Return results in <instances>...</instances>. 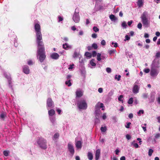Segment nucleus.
Segmentation results:
<instances>
[{"label": "nucleus", "instance_id": "obj_41", "mask_svg": "<svg viewBox=\"0 0 160 160\" xmlns=\"http://www.w3.org/2000/svg\"><path fill=\"white\" fill-rule=\"evenodd\" d=\"M116 51L115 49L110 50H108V52L110 55H111L112 53H115Z\"/></svg>", "mask_w": 160, "mask_h": 160}, {"label": "nucleus", "instance_id": "obj_34", "mask_svg": "<svg viewBox=\"0 0 160 160\" xmlns=\"http://www.w3.org/2000/svg\"><path fill=\"white\" fill-rule=\"evenodd\" d=\"M49 118L51 121L53 123H54L55 121V117H49Z\"/></svg>", "mask_w": 160, "mask_h": 160}, {"label": "nucleus", "instance_id": "obj_31", "mask_svg": "<svg viewBox=\"0 0 160 160\" xmlns=\"http://www.w3.org/2000/svg\"><path fill=\"white\" fill-rule=\"evenodd\" d=\"M110 45L112 47L116 48L118 46V44L116 42H112L111 43V45Z\"/></svg>", "mask_w": 160, "mask_h": 160}, {"label": "nucleus", "instance_id": "obj_13", "mask_svg": "<svg viewBox=\"0 0 160 160\" xmlns=\"http://www.w3.org/2000/svg\"><path fill=\"white\" fill-rule=\"evenodd\" d=\"M59 54L55 52L52 53L50 55L51 58L55 60L58 59L59 58Z\"/></svg>", "mask_w": 160, "mask_h": 160}, {"label": "nucleus", "instance_id": "obj_7", "mask_svg": "<svg viewBox=\"0 0 160 160\" xmlns=\"http://www.w3.org/2000/svg\"><path fill=\"white\" fill-rule=\"evenodd\" d=\"M34 29L36 33L41 32L39 22L38 21H35V22Z\"/></svg>", "mask_w": 160, "mask_h": 160}, {"label": "nucleus", "instance_id": "obj_64", "mask_svg": "<svg viewBox=\"0 0 160 160\" xmlns=\"http://www.w3.org/2000/svg\"><path fill=\"white\" fill-rule=\"evenodd\" d=\"M56 110L59 114H61L62 111L59 108H57Z\"/></svg>", "mask_w": 160, "mask_h": 160}, {"label": "nucleus", "instance_id": "obj_62", "mask_svg": "<svg viewBox=\"0 0 160 160\" xmlns=\"http://www.w3.org/2000/svg\"><path fill=\"white\" fill-rule=\"evenodd\" d=\"M142 24L141 23H139L138 25V28L140 29H142Z\"/></svg>", "mask_w": 160, "mask_h": 160}, {"label": "nucleus", "instance_id": "obj_51", "mask_svg": "<svg viewBox=\"0 0 160 160\" xmlns=\"http://www.w3.org/2000/svg\"><path fill=\"white\" fill-rule=\"evenodd\" d=\"M160 137V134L159 133H156L155 136V139H157Z\"/></svg>", "mask_w": 160, "mask_h": 160}, {"label": "nucleus", "instance_id": "obj_3", "mask_svg": "<svg viewBox=\"0 0 160 160\" xmlns=\"http://www.w3.org/2000/svg\"><path fill=\"white\" fill-rule=\"evenodd\" d=\"M79 13V9L78 8H77L75 9L72 17L73 20L75 23H78L80 21V18Z\"/></svg>", "mask_w": 160, "mask_h": 160}, {"label": "nucleus", "instance_id": "obj_16", "mask_svg": "<svg viewBox=\"0 0 160 160\" xmlns=\"http://www.w3.org/2000/svg\"><path fill=\"white\" fill-rule=\"evenodd\" d=\"M100 150L99 149L96 150L95 153V159L96 160H98L100 157Z\"/></svg>", "mask_w": 160, "mask_h": 160}, {"label": "nucleus", "instance_id": "obj_6", "mask_svg": "<svg viewBox=\"0 0 160 160\" xmlns=\"http://www.w3.org/2000/svg\"><path fill=\"white\" fill-rule=\"evenodd\" d=\"M139 83V81H137L134 83L132 88V92L134 94H137L139 92L140 87L138 85Z\"/></svg>", "mask_w": 160, "mask_h": 160}, {"label": "nucleus", "instance_id": "obj_38", "mask_svg": "<svg viewBox=\"0 0 160 160\" xmlns=\"http://www.w3.org/2000/svg\"><path fill=\"white\" fill-rule=\"evenodd\" d=\"M65 84L69 87L71 86L72 85V83L71 82L70 80H69L68 81H66Z\"/></svg>", "mask_w": 160, "mask_h": 160}, {"label": "nucleus", "instance_id": "obj_26", "mask_svg": "<svg viewBox=\"0 0 160 160\" xmlns=\"http://www.w3.org/2000/svg\"><path fill=\"white\" fill-rule=\"evenodd\" d=\"M97 59L98 61H100L102 60V56L100 53H98L97 56Z\"/></svg>", "mask_w": 160, "mask_h": 160}, {"label": "nucleus", "instance_id": "obj_21", "mask_svg": "<svg viewBox=\"0 0 160 160\" xmlns=\"http://www.w3.org/2000/svg\"><path fill=\"white\" fill-rule=\"evenodd\" d=\"M137 4L139 8L142 7L143 5V0H138Z\"/></svg>", "mask_w": 160, "mask_h": 160}, {"label": "nucleus", "instance_id": "obj_59", "mask_svg": "<svg viewBox=\"0 0 160 160\" xmlns=\"http://www.w3.org/2000/svg\"><path fill=\"white\" fill-rule=\"evenodd\" d=\"M63 19V18L61 16H58V21L59 22H60L61 21H62Z\"/></svg>", "mask_w": 160, "mask_h": 160}, {"label": "nucleus", "instance_id": "obj_61", "mask_svg": "<svg viewBox=\"0 0 160 160\" xmlns=\"http://www.w3.org/2000/svg\"><path fill=\"white\" fill-rule=\"evenodd\" d=\"M106 42L105 40H102L101 42V44L103 46H104L106 45Z\"/></svg>", "mask_w": 160, "mask_h": 160}, {"label": "nucleus", "instance_id": "obj_29", "mask_svg": "<svg viewBox=\"0 0 160 160\" xmlns=\"http://www.w3.org/2000/svg\"><path fill=\"white\" fill-rule=\"evenodd\" d=\"M146 126H147L146 123L142 124L141 125L142 128L143 130V131L144 132H146L147 131Z\"/></svg>", "mask_w": 160, "mask_h": 160}, {"label": "nucleus", "instance_id": "obj_55", "mask_svg": "<svg viewBox=\"0 0 160 160\" xmlns=\"http://www.w3.org/2000/svg\"><path fill=\"white\" fill-rule=\"evenodd\" d=\"M9 152L7 151H4L3 152V154L5 156H7L8 155Z\"/></svg>", "mask_w": 160, "mask_h": 160}, {"label": "nucleus", "instance_id": "obj_46", "mask_svg": "<svg viewBox=\"0 0 160 160\" xmlns=\"http://www.w3.org/2000/svg\"><path fill=\"white\" fill-rule=\"evenodd\" d=\"M74 64L70 65L69 66V67L68 68V69L70 70H72L74 68Z\"/></svg>", "mask_w": 160, "mask_h": 160}, {"label": "nucleus", "instance_id": "obj_1", "mask_svg": "<svg viewBox=\"0 0 160 160\" xmlns=\"http://www.w3.org/2000/svg\"><path fill=\"white\" fill-rule=\"evenodd\" d=\"M37 56L41 62H42L46 58L44 47L38 48Z\"/></svg>", "mask_w": 160, "mask_h": 160}, {"label": "nucleus", "instance_id": "obj_60", "mask_svg": "<svg viewBox=\"0 0 160 160\" xmlns=\"http://www.w3.org/2000/svg\"><path fill=\"white\" fill-rule=\"evenodd\" d=\"M106 70L108 73H110L111 72V69L109 68H107Z\"/></svg>", "mask_w": 160, "mask_h": 160}, {"label": "nucleus", "instance_id": "obj_54", "mask_svg": "<svg viewBox=\"0 0 160 160\" xmlns=\"http://www.w3.org/2000/svg\"><path fill=\"white\" fill-rule=\"evenodd\" d=\"M130 39V37L128 35H126L125 36V39L124 41H125L126 40H129Z\"/></svg>", "mask_w": 160, "mask_h": 160}, {"label": "nucleus", "instance_id": "obj_44", "mask_svg": "<svg viewBox=\"0 0 160 160\" xmlns=\"http://www.w3.org/2000/svg\"><path fill=\"white\" fill-rule=\"evenodd\" d=\"M144 112V111L142 110H139V111L137 112L138 114V116H140L141 114H143Z\"/></svg>", "mask_w": 160, "mask_h": 160}, {"label": "nucleus", "instance_id": "obj_4", "mask_svg": "<svg viewBox=\"0 0 160 160\" xmlns=\"http://www.w3.org/2000/svg\"><path fill=\"white\" fill-rule=\"evenodd\" d=\"M77 106L80 109H85L87 108V105L86 100L82 99L78 101Z\"/></svg>", "mask_w": 160, "mask_h": 160}, {"label": "nucleus", "instance_id": "obj_50", "mask_svg": "<svg viewBox=\"0 0 160 160\" xmlns=\"http://www.w3.org/2000/svg\"><path fill=\"white\" fill-rule=\"evenodd\" d=\"M6 116V114L4 113H2L0 115V117L2 119H4Z\"/></svg>", "mask_w": 160, "mask_h": 160}, {"label": "nucleus", "instance_id": "obj_35", "mask_svg": "<svg viewBox=\"0 0 160 160\" xmlns=\"http://www.w3.org/2000/svg\"><path fill=\"white\" fill-rule=\"evenodd\" d=\"M79 53H78V52H74L73 55V57L74 58H77L79 56Z\"/></svg>", "mask_w": 160, "mask_h": 160}, {"label": "nucleus", "instance_id": "obj_10", "mask_svg": "<svg viewBox=\"0 0 160 160\" xmlns=\"http://www.w3.org/2000/svg\"><path fill=\"white\" fill-rule=\"evenodd\" d=\"M159 72V70H157L155 68H151L150 75L152 77H155L157 75Z\"/></svg>", "mask_w": 160, "mask_h": 160}, {"label": "nucleus", "instance_id": "obj_20", "mask_svg": "<svg viewBox=\"0 0 160 160\" xmlns=\"http://www.w3.org/2000/svg\"><path fill=\"white\" fill-rule=\"evenodd\" d=\"M63 48L66 50H68L72 48V46L69 45L68 43H65L63 45Z\"/></svg>", "mask_w": 160, "mask_h": 160}, {"label": "nucleus", "instance_id": "obj_58", "mask_svg": "<svg viewBox=\"0 0 160 160\" xmlns=\"http://www.w3.org/2000/svg\"><path fill=\"white\" fill-rule=\"evenodd\" d=\"M131 124V123L130 122H128L126 123V124L125 125V127L127 128H129L130 125Z\"/></svg>", "mask_w": 160, "mask_h": 160}, {"label": "nucleus", "instance_id": "obj_63", "mask_svg": "<svg viewBox=\"0 0 160 160\" xmlns=\"http://www.w3.org/2000/svg\"><path fill=\"white\" fill-rule=\"evenodd\" d=\"M97 36V35L96 33H93L92 35V38H96Z\"/></svg>", "mask_w": 160, "mask_h": 160}, {"label": "nucleus", "instance_id": "obj_2", "mask_svg": "<svg viewBox=\"0 0 160 160\" xmlns=\"http://www.w3.org/2000/svg\"><path fill=\"white\" fill-rule=\"evenodd\" d=\"M36 33V42L38 45V48L44 47L42 40V35L41 32Z\"/></svg>", "mask_w": 160, "mask_h": 160}, {"label": "nucleus", "instance_id": "obj_24", "mask_svg": "<svg viewBox=\"0 0 160 160\" xmlns=\"http://www.w3.org/2000/svg\"><path fill=\"white\" fill-rule=\"evenodd\" d=\"M4 75L5 77L8 79V83L10 86V83H11V78H10V75H7L6 74H5Z\"/></svg>", "mask_w": 160, "mask_h": 160}, {"label": "nucleus", "instance_id": "obj_11", "mask_svg": "<svg viewBox=\"0 0 160 160\" xmlns=\"http://www.w3.org/2000/svg\"><path fill=\"white\" fill-rule=\"evenodd\" d=\"M23 72L26 74H28L30 72V69L28 66L25 65L22 67Z\"/></svg>", "mask_w": 160, "mask_h": 160}, {"label": "nucleus", "instance_id": "obj_36", "mask_svg": "<svg viewBox=\"0 0 160 160\" xmlns=\"http://www.w3.org/2000/svg\"><path fill=\"white\" fill-rule=\"evenodd\" d=\"M59 136V135L58 133H55L53 136V139L54 140H55L57 139L58 137Z\"/></svg>", "mask_w": 160, "mask_h": 160}, {"label": "nucleus", "instance_id": "obj_48", "mask_svg": "<svg viewBox=\"0 0 160 160\" xmlns=\"http://www.w3.org/2000/svg\"><path fill=\"white\" fill-rule=\"evenodd\" d=\"M92 47L94 49H97L98 48L97 45L96 43H94L92 45Z\"/></svg>", "mask_w": 160, "mask_h": 160}, {"label": "nucleus", "instance_id": "obj_45", "mask_svg": "<svg viewBox=\"0 0 160 160\" xmlns=\"http://www.w3.org/2000/svg\"><path fill=\"white\" fill-rule=\"evenodd\" d=\"M133 98H130L128 100V103L129 104H131L133 103Z\"/></svg>", "mask_w": 160, "mask_h": 160}, {"label": "nucleus", "instance_id": "obj_28", "mask_svg": "<svg viewBox=\"0 0 160 160\" xmlns=\"http://www.w3.org/2000/svg\"><path fill=\"white\" fill-rule=\"evenodd\" d=\"M132 145H133L135 148H139L138 144V143H135V141H133L132 142Z\"/></svg>", "mask_w": 160, "mask_h": 160}, {"label": "nucleus", "instance_id": "obj_53", "mask_svg": "<svg viewBox=\"0 0 160 160\" xmlns=\"http://www.w3.org/2000/svg\"><path fill=\"white\" fill-rule=\"evenodd\" d=\"M28 64L29 65H32L33 64V62L32 60H29L28 61Z\"/></svg>", "mask_w": 160, "mask_h": 160}, {"label": "nucleus", "instance_id": "obj_39", "mask_svg": "<svg viewBox=\"0 0 160 160\" xmlns=\"http://www.w3.org/2000/svg\"><path fill=\"white\" fill-rule=\"evenodd\" d=\"M153 152V150L152 149H149L148 151V155L150 156H151L152 153Z\"/></svg>", "mask_w": 160, "mask_h": 160}, {"label": "nucleus", "instance_id": "obj_8", "mask_svg": "<svg viewBox=\"0 0 160 160\" xmlns=\"http://www.w3.org/2000/svg\"><path fill=\"white\" fill-rule=\"evenodd\" d=\"M68 149L72 156H73L74 153V149L72 144L69 142L68 145Z\"/></svg>", "mask_w": 160, "mask_h": 160}, {"label": "nucleus", "instance_id": "obj_57", "mask_svg": "<svg viewBox=\"0 0 160 160\" xmlns=\"http://www.w3.org/2000/svg\"><path fill=\"white\" fill-rule=\"evenodd\" d=\"M96 117V119H95V123H99L100 122V121L99 119H98L99 117Z\"/></svg>", "mask_w": 160, "mask_h": 160}, {"label": "nucleus", "instance_id": "obj_52", "mask_svg": "<svg viewBox=\"0 0 160 160\" xmlns=\"http://www.w3.org/2000/svg\"><path fill=\"white\" fill-rule=\"evenodd\" d=\"M102 118L103 119L105 120L107 118V115L106 113H104L102 116Z\"/></svg>", "mask_w": 160, "mask_h": 160}, {"label": "nucleus", "instance_id": "obj_22", "mask_svg": "<svg viewBox=\"0 0 160 160\" xmlns=\"http://www.w3.org/2000/svg\"><path fill=\"white\" fill-rule=\"evenodd\" d=\"M95 114L96 117H99L101 113L100 109H95Z\"/></svg>", "mask_w": 160, "mask_h": 160}, {"label": "nucleus", "instance_id": "obj_56", "mask_svg": "<svg viewBox=\"0 0 160 160\" xmlns=\"http://www.w3.org/2000/svg\"><path fill=\"white\" fill-rule=\"evenodd\" d=\"M143 72L146 73H148L150 72V69L149 68H145L143 70Z\"/></svg>", "mask_w": 160, "mask_h": 160}, {"label": "nucleus", "instance_id": "obj_37", "mask_svg": "<svg viewBox=\"0 0 160 160\" xmlns=\"http://www.w3.org/2000/svg\"><path fill=\"white\" fill-rule=\"evenodd\" d=\"M121 78V76L120 75H116L115 76V79L116 80H117L118 81H119L120 79Z\"/></svg>", "mask_w": 160, "mask_h": 160}, {"label": "nucleus", "instance_id": "obj_32", "mask_svg": "<svg viewBox=\"0 0 160 160\" xmlns=\"http://www.w3.org/2000/svg\"><path fill=\"white\" fill-rule=\"evenodd\" d=\"M122 27L124 28H126L127 27V25L126 22H123L122 23Z\"/></svg>", "mask_w": 160, "mask_h": 160}, {"label": "nucleus", "instance_id": "obj_19", "mask_svg": "<svg viewBox=\"0 0 160 160\" xmlns=\"http://www.w3.org/2000/svg\"><path fill=\"white\" fill-rule=\"evenodd\" d=\"M83 95L82 91L80 89H78L76 92V95L77 97H79L82 96Z\"/></svg>", "mask_w": 160, "mask_h": 160}, {"label": "nucleus", "instance_id": "obj_49", "mask_svg": "<svg viewBox=\"0 0 160 160\" xmlns=\"http://www.w3.org/2000/svg\"><path fill=\"white\" fill-rule=\"evenodd\" d=\"M97 54L98 53H97V52L96 51H94L92 52V55L93 57H94L95 56H97Z\"/></svg>", "mask_w": 160, "mask_h": 160}, {"label": "nucleus", "instance_id": "obj_9", "mask_svg": "<svg viewBox=\"0 0 160 160\" xmlns=\"http://www.w3.org/2000/svg\"><path fill=\"white\" fill-rule=\"evenodd\" d=\"M159 61L157 60L156 59H155L152 62L151 65V68L154 69L156 68H158L159 67Z\"/></svg>", "mask_w": 160, "mask_h": 160}, {"label": "nucleus", "instance_id": "obj_33", "mask_svg": "<svg viewBox=\"0 0 160 160\" xmlns=\"http://www.w3.org/2000/svg\"><path fill=\"white\" fill-rule=\"evenodd\" d=\"M123 97L122 95H120L118 98V100L119 101L121 102L122 103H123Z\"/></svg>", "mask_w": 160, "mask_h": 160}, {"label": "nucleus", "instance_id": "obj_42", "mask_svg": "<svg viewBox=\"0 0 160 160\" xmlns=\"http://www.w3.org/2000/svg\"><path fill=\"white\" fill-rule=\"evenodd\" d=\"M102 132H105L107 130V128L106 126L104 127H102L100 128Z\"/></svg>", "mask_w": 160, "mask_h": 160}, {"label": "nucleus", "instance_id": "obj_47", "mask_svg": "<svg viewBox=\"0 0 160 160\" xmlns=\"http://www.w3.org/2000/svg\"><path fill=\"white\" fill-rule=\"evenodd\" d=\"M93 31L95 32H97L99 31V29L96 27L94 26L93 28Z\"/></svg>", "mask_w": 160, "mask_h": 160}, {"label": "nucleus", "instance_id": "obj_12", "mask_svg": "<svg viewBox=\"0 0 160 160\" xmlns=\"http://www.w3.org/2000/svg\"><path fill=\"white\" fill-rule=\"evenodd\" d=\"M53 102L52 99L49 98L48 99L47 101V108L48 109V107H51L53 105Z\"/></svg>", "mask_w": 160, "mask_h": 160}, {"label": "nucleus", "instance_id": "obj_18", "mask_svg": "<svg viewBox=\"0 0 160 160\" xmlns=\"http://www.w3.org/2000/svg\"><path fill=\"white\" fill-rule=\"evenodd\" d=\"M148 15V12H144L142 15L141 16V18L142 20H144L147 19V17Z\"/></svg>", "mask_w": 160, "mask_h": 160}, {"label": "nucleus", "instance_id": "obj_14", "mask_svg": "<svg viewBox=\"0 0 160 160\" xmlns=\"http://www.w3.org/2000/svg\"><path fill=\"white\" fill-rule=\"evenodd\" d=\"M82 142L80 141H75V145L78 149H80L82 148Z\"/></svg>", "mask_w": 160, "mask_h": 160}, {"label": "nucleus", "instance_id": "obj_23", "mask_svg": "<svg viewBox=\"0 0 160 160\" xmlns=\"http://www.w3.org/2000/svg\"><path fill=\"white\" fill-rule=\"evenodd\" d=\"M48 112L49 117H52L55 113V111L53 109H51L49 110Z\"/></svg>", "mask_w": 160, "mask_h": 160}, {"label": "nucleus", "instance_id": "obj_5", "mask_svg": "<svg viewBox=\"0 0 160 160\" xmlns=\"http://www.w3.org/2000/svg\"><path fill=\"white\" fill-rule=\"evenodd\" d=\"M37 142L39 146L42 148L45 149L47 148L46 141L43 138H39Z\"/></svg>", "mask_w": 160, "mask_h": 160}, {"label": "nucleus", "instance_id": "obj_30", "mask_svg": "<svg viewBox=\"0 0 160 160\" xmlns=\"http://www.w3.org/2000/svg\"><path fill=\"white\" fill-rule=\"evenodd\" d=\"M85 55L89 58H91L92 56V53L88 52H86L85 54Z\"/></svg>", "mask_w": 160, "mask_h": 160}, {"label": "nucleus", "instance_id": "obj_43", "mask_svg": "<svg viewBox=\"0 0 160 160\" xmlns=\"http://www.w3.org/2000/svg\"><path fill=\"white\" fill-rule=\"evenodd\" d=\"M155 59H156L158 58H159L160 57V52H157L155 55Z\"/></svg>", "mask_w": 160, "mask_h": 160}, {"label": "nucleus", "instance_id": "obj_27", "mask_svg": "<svg viewBox=\"0 0 160 160\" xmlns=\"http://www.w3.org/2000/svg\"><path fill=\"white\" fill-rule=\"evenodd\" d=\"M95 60L93 59H92L90 61V65L93 67H95L96 65V63L94 62Z\"/></svg>", "mask_w": 160, "mask_h": 160}, {"label": "nucleus", "instance_id": "obj_17", "mask_svg": "<svg viewBox=\"0 0 160 160\" xmlns=\"http://www.w3.org/2000/svg\"><path fill=\"white\" fill-rule=\"evenodd\" d=\"M142 21L143 25L146 27H148L149 26V22L147 19L142 20Z\"/></svg>", "mask_w": 160, "mask_h": 160}, {"label": "nucleus", "instance_id": "obj_15", "mask_svg": "<svg viewBox=\"0 0 160 160\" xmlns=\"http://www.w3.org/2000/svg\"><path fill=\"white\" fill-rule=\"evenodd\" d=\"M104 106L103 103L99 102H98L96 105L95 107V109H100L101 108H104Z\"/></svg>", "mask_w": 160, "mask_h": 160}, {"label": "nucleus", "instance_id": "obj_40", "mask_svg": "<svg viewBox=\"0 0 160 160\" xmlns=\"http://www.w3.org/2000/svg\"><path fill=\"white\" fill-rule=\"evenodd\" d=\"M109 18L112 21L115 20V17L113 14H112L110 15Z\"/></svg>", "mask_w": 160, "mask_h": 160}, {"label": "nucleus", "instance_id": "obj_25", "mask_svg": "<svg viewBox=\"0 0 160 160\" xmlns=\"http://www.w3.org/2000/svg\"><path fill=\"white\" fill-rule=\"evenodd\" d=\"M88 159L90 160H92L93 159V156L92 153L89 152L88 154Z\"/></svg>", "mask_w": 160, "mask_h": 160}]
</instances>
